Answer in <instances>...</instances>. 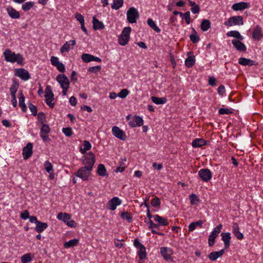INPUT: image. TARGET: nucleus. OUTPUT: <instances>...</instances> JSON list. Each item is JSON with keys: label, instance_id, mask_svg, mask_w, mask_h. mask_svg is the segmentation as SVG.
Masks as SVG:
<instances>
[{"label": "nucleus", "instance_id": "nucleus-1", "mask_svg": "<svg viewBox=\"0 0 263 263\" xmlns=\"http://www.w3.org/2000/svg\"><path fill=\"white\" fill-rule=\"evenodd\" d=\"M5 60L12 63H16L18 65L23 66L24 64V58L20 53H15L9 49H6L3 53Z\"/></svg>", "mask_w": 263, "mask_h": 263}, {"label": "nucleus", "instance_id": "nucleus-2", "mask_svg": "<svg viewBox=\"0 0 263 263\" xmlns=\"http://www.w3.org/2000/svg\"><path fill=\"white\" fill-rule=\"evenodd\" d=\"M131 28L126 27L124 28L121 34L118 37V43L121 46H125L128 44L130 39Z\"/></svg>", "mask_w": 263, "mask_h": 263}, {"label": "nucleus", "instance_id": "nucleus-3", "mask_svg": "<svg viewBox=\"0 0 263 263\" xmlns=\"http://www.w3.org/2000/svg\"><path fill=\"white\" fill-rule=\"evenodd\" d=\"M91 171L90 168L82 166L74 173V175L79 177L83 181H87L91 175Z\"/></svg>", "mask_w": 263, "mask_h": 263}, {"label": "nucleus", "instance_id": "nucleus-4", "mask_svg": "<svg viewBox=\"0 0 263 263\" xmlns=\"http://www.w3.org/2000/svg\"><path fill=\"white\" fill-rule=\"evenodd\" d=\"M139 17L138 11L133 7L129 8L127 11V19L128 22L132 24L135 23Z\"/></svg>", "mask_w": 263, "mask_h": 263}, {"label": "nucleus", "instance_id": "nucleus-5", "mask_svg": "<svg viewBox=\"0 0 263 263\" xmlns=\"http://www.w3.org/2000/svg\"><path fill=\"white\" fill-rule=\"evenodd\" d=\"M45 102L51 108L54 107V104L52 102L54 100V94L52 92L50 86H47L45 88Z\"/></svg>", "mask_w": 263, "mask_h": 263}, {"label": "nucleus", "instance_id": "nucleus-6", "mask_svg": "<svg viewBox=\"0 0 263 263\" xmlns=\"http://www.w3.org/2000/svg\"><path fill=\"white\" fill-rule=\"evenodd\" d=\"M83 163L85 165L84 167L92 170V167L95 163L96 158L95 155L92 152H89L85 156Z\"/></svg>", "mask_w": 263, "mask_h": 263}, {"label": "nucleus", "instance_id": "nucleus-7", "mask_svg": "<svg viewBox=\"0 0 263 263\" xmlns=\"http://www.w3.org/2000/svg\"><path fill=\"white\" fill-rule=\"evenodd\" d=\"M224 24L229 27L234 25H242L243 24V18L241 16H234L230 17Z\"/></svg>", "mask_w": 263, "mask_h": 263}, {"label": "nucleus", "instance_id": "nucleus-8", "mask_svg": "<svg viewBox=\"0 0 263 263\" xmlns=\"http://www.w3.org/2000/svg\"><path fill=\"white\" fill-rule=\"evenodd\" d=\"M222 228V225L221 224L218 225L210 235L208 239V243L210 247H212L214 245L215 240L221 232Z\"/></svg>", "mask_w": 263, "mask_h": 263}, {"label": "nucleus", "instance_id": "nucleus-9", "mask_svg": "<svg viewBox=\"0 0 263 263\" xmlns=\"http://www.w3.org/2000/svg\"><path fill=\"white\" fill-rule=\"evenodd\" d=\"M198 175L204 182H209L212 177V173L208 168H202L198 172Z\"/></svg>", "mask_w": 263, "mask_h": 263}, {"label": "nucleus", "instance_id": "nucleus-10", "mask_svg": "<svg viewBox=\"0 0 263 263\" xmlns=\"http://www.w3.org/2000/svg\"><path fill=\"white\" fill-rule=\"evenodd\" d=\"M161 256L167 261H172L173 260L172 255L173 254L172 249L168 247H162L160 249Z\"/></svg>", "mask_w": 263, "mask_h": 263}, {"label": "nucleus", "instance_id": "nucleus-11", "mask_svg": "<svg viewBox=\"0 0 263 263\" xmlns=\"http://www.w3.org/2000/svg\"><path fill=\"white\" fill-rule=\"evenodd\" d=\"M50 132V128L49 125L46 124H43L41 128L40 135L44 142H49L50 141L48 135Z\"/></svg>", "mask_w": 263, "mask_h": 263}, {"label": "nucleus", "instance_id": "nucleus-12", "mask_svg": "<svg viewBox=\"0 0 263 263\" xmlns=\"http://www.w3.org/2000/svg\"><path fill=\"white\" fill-rule=\"evenodd\" d=\"M14 74L15 76L20 78L24 81L28 80L30 78L29 72L22 68L15 69L14 70Z\"/></svg>", "mask_w": 263, "mask_h": 263}, {"label": "nucleus", "instance_id": "nucleus-13", "mask_svg": "<svg viewBox=\"0 0 263 263\" xmlns=\"http://www.w3.org/2000/svg\"><path fill=\"white\" fill-rule=\"evenodd\" d=\"M57 81L60 83L61 88L69 87L70 81L64 74H60L57 76Z\"/></svg>", "mask_w": 263, "mask_h": 263}, {"label": "nucleus", "instance_id": "nucleus-14", "mask_svg": "<svg viewBox=\"0 0 263 263\" xmlns=\"http://www.w3.org/2000/svg\"><path fill=\"white\" fill-rule=\"evenodd\" d=\"M112 134L118 139L124 141L126 139V136L124 132L119 127L114 126L112 128Z\"/></svg>", "mask_w": 263, "mask_h": 263}, {"label": "nucleus", "instance_id": "nucleus-15", "mask_svg": "<svg viewBox=\"0 0 263 263\" xmlns=\"http://www.w3.org/2000/svg\"><path fill=\"white\" fill-rule=\"evenodd\" d=\"M128 124L132 127H139L143 124V120L141 117L135 115L129 121Z\"/></svg>", "mask_w": 263, "mask_h": 263}, {"label": "nucleus", "instance_id": "nucleus-16", "mask_svg": "<svg viewBox=\"0 0 263 263\" xmlns=\"http://www.w3.org/2000/svg\"><path fill=\"white\" fill-rule=\"evenodd\" d=\"M121 203V200L118 197H115L109 200L107 206L109 209L114 211L116 209L117 206L120 205Z\"/></svg>", "mask_w": 263, "mask_h": 263}, {"label": "nucleus", "instance_id": "nucleus-17", "mask_svg": "<svg viewBox=\"0 0 263 263\" xmlns=\"http://www.w3.org/2000/svg\"><path fill=\"white\" fill-rule=\"evenodd\" d=\"M32 148L33 145L31 143H28L26 146L23 148V158L25 160L28 159L30 158L32 154Z\"/></svg>", "mask_w": 263, "mask_h": 263}, {"label": "nucleus", "instance_id": "nucleus-18", "mask_svg": "<svg viewBox=\"0 0 263 263\" xmlns=\"http://www.w3.org/2000/svg\"><path fill=\"white\" fill-rule=\"evenodd\" d=\"M250 6L249 3L247 2H240L235 3L232 5V8L234 11L243 10L244 9L249 8Z\"/></svg>", "mask_w": 263, "mask_h": 263}, {"label": "nucleus", "instance_id": "nucleus-19", "mask_svg": "<svg viewBox=\"0 0 263 263\" xmlns=\"http://www.w3.org/2000/svg\"><path fill=\"white\" fill-rule=\"evenodd\" d=\"M241 40H233L232 43L236 49L239 51H246L247 47L246 45L241 42Z\"/></svg>", "mask_w": 263, "mask_h": 263}, {"label": "nucleus", "instance_id": "nucleus-20", "mask_svg": "<svg viewBox=\"0 0 263 263\" xmlns=\"http://www.w3.org/2000/svg\"><path fill=\"white\" fill-rule=\"evenodd\" d=\"M262 36V29L257 25L253 29L252 32V38L256 41H259Z\"/></svg>", "mask_w": 263, "mask_h": 263}, {"label": "nucleus", "instance_id": "nucleus-21", "mask_svg": "<svg viewBox=\"0 0 263 263\" xmlns=\"http://www.w3.org/2000/svg\"><path fill=\"white\" fill-rule=\"evenodd\" d=\"M222 240L224 242V248L228 249L230 245L231 234L229 232L222 233L221 234Z\"/></svg>", "mask_w": 263, "mask_h": 263}, {"label": "nucleus", "instance_id": "nucleus-22", "mask_svg": "<svg viewBox=\"0 0 263 263\" xmlns=\"http://www.w3.org/2000/svg\"><path fill=\"white\" fill-rule=\"evenodd\" d=\"M224 251L222 249L219 251H213L208 255V258L211 261L216 260L218 257L221 256L224 254Z\"/></svg>", "mask_w": 263, "mask_h": 263}, {"label": "nucleus", "instance_id": "nucleus-23", "mask_svg": "<svg viewBox=\"0 0 263 263\" xmlns=\"http://www.w3.org/2000/svg\"><path fill=\"white\" fill-rule=\"evenodd\" d=\"M153 218L154 220L158 223V224L159 225V227L160 226H166L168 224V222L166 218L162 217L158 215H153Z\"/></svg>", "mask_w": 263, "mask_h": 263}, {"label": "nucleus", "instance_id": "nucleus-24", "mask_svg": "<svg viewBox=\"0 0 263 263\" xmlns=\"http://www.w3.org/2000/svg\"><path fill=\"white\" fill-rule=\"evenodd\" d=\"M18 95V105L21 108L23 112H25L27 110V106L25 104V97L24 96L22 90H20L19 91Z\"/></svg>", "mask_w": 263, "mask_h": 263}, {"label": "nucleus", "instance_id": "nucleus-25", "mask_svg": "<svg viewBox=\"0 0 263 263\" xmlns=\"http://www.w3.org/2000/svg\"><path fill=\"white\" fill-rule=\"evenodd\" d=\"M18 87V80L14 79L12 81V85L10 88V95L11 97H16L15 93Z\"/></svg>", "mask_w": 263, "mask_h": 263}, {"label": "nucleus", "instance_id": "nucleus-26", "mask_svg": "<svg viewBox=\"0 0 263 263\" xmlns=\"http://www.w3.org/2000/svg\"><path fill=\"white\" fill-rule=\"evenodd\" d=\"M7 11L9 14V15L12 18H18L20 17V14L19 12L16 11L12 7H8L7 8Z\"/></svg>", "mask_w": 263, "mask_h": 263}, {"label": "nucleus", "instance_id": "nucleus-27", "mask_svg": "<svg viewBox=\"0 0 263 263\" xmlns=\"http://www.w3.org/2000/svg\"><path fill=\"white\" fill-rule=\"evenodd\" d=\"M93 27L95 30L103 29L104 25L102 22L99 21L96 17H93L92 19Z\"/></svg>", "mask_w": 263, "mask_h": 263}, {"label": "nucleus", "instance_id": "nucleus-28", "mask_svg": "<svg viewBox=\"0 0 263 263\" xmlns=\"http://www.w3.org/2000/svg\"><path fill=\"white\" fill-rule=\"evenodd\" d=\"M238 63L239 64L243 66H252L255 65L254 61L245 58H240L238 59Z\"/></svg>", "mask_w": 263, "mask_h": 263}, {"label": "nucleus", "instance_id": "nucleus-29", "mask_svg": "<svg viewBox=\"0 0 263 263\" xmlns=\"http://www.w3.org/2000/svg\"><path fill=\"white\" fill-rule=\"evenodd\" d=\"M205 144L206 141L203 139L197 138L193 141L192 145L193 147H200Z\"/></svg>", "mask_w": 263, "mask_h": 263}, {"label": "nucleus", "instance_id": "nucleus-30", "mask_svg": "<svg viewBox=\"0 0 263 263\" xmlns=\"http://www.w3.org/2000/svg\"><path fill=\"white\" fill-rule=\"evenodd\" d=\"M228 36L234 37L239 40H243V37L240 34L239 31L236 30H232L229 31L227 33Z\"/></svg>", "mask_w": 263, "mask_h": 263}, {"label": "nucleus", "instance_id": "nucleus-31", "mask_svg": "<svg viewBox=\"0 0 263 263\" xmlns=\"http://www.w3.org/2000/svg\"><path fill=\"white\" fill-rule=\"evenodd\" d=\"M57 218L59 220L63 221L67 223L68 220H70V215L67 213H59L57 215Z\"/></svg>", "mask_w": 263, "mask_h": 263}, {"label": "nucleus", "instance_id": "nucleus-32", "mask_svg": "<svg viewBox=\"0 0 263 263\" xmlns=\"http://www.w3.org/2000/svg\"><path fill=\"white\" fill-rule=\"evenodd\" d=\"M203 223V220H198L196 222H193L191 223L189 226V231H193L195 229V228L198 226L201 228L202 227Z\"/></svg>", "mask_w": 263, "mask_h": 263}, {"label": "nucleus", "instance_id": "nucleus-33", "mask_svg": "<svg viewBox=\"0 0 263 263\" xmlns=\"http://www.w3.org/2000/svg\"><path fill=\"white\" fill-rule=\"evenodd\" d=\"M147 223L149 224L148 228L151 230L153 234L157 233L156 230H159V225L153 222L151 219H148Z\"/></svg>", "mask_w": 263, "mask_h": 263}, {"label": "nucleus", "instance_id": "nucleus-34", "mask_svg": "<svg viewBox=\"0 0 263 263\" xmlns=\"http://www.w3.org/2000/svg\"><path fill=\"white\" fill-rule=\"evenodd\" d=\"M48 227L47 223L39 221L36 226L35 230L38 233L43 232Z\"/></svg>", "mask_w": 263, "mask_h": 263}, {"label": "nucleus", "instance_id": "nucleus-35", "mask_svg": "<svg viewBox=\"0 0 263 263\" xmlns=\"http://www.w3.org/2000/svg\"><path fill=\"white\" fill-rule=\"evenodd\" d=\"M211 27V22L209 20L204 19L202 20L200 25L201 29L203 31H206Z\"/></svg>", "mask_w": 263, "mask_h": 263}, {"label": "nucleus", "instance_id": "nucleus-36", "mask_svg": "<svg viewBox=\"0 0 263 263\" xmlns=\"http://www.w3.org/2000/svg\"><path fill=\"white\" fill-rule=\"evenodd\" d=\"M138 254L140 260H143L146 258V249L144 246H141L139 248L137 249Z\"/></svg>", "mask_w": 263, "mask_h": 263}, {"label": "nucleus", "instance_id": "nucleus-37", "mask_svg": "<svg viewBox=\"0 0 263 263\" xmlns=\"http://www.w3.org/2000/svg\"><path fill=\"white\" fill-rule=\"evenodd\" d=\"M79 240L77 239H71L68 241L65 242L64 243V247L65 248H69L70 247L77 246L78 245Z\"/></svg>", "mask_w": 263, "mask_h": 263}, {"label": "nucleus", "instance_id": "nucleus-38", "mask_svg": "<svg viewBox=\"0 0 263 263\" xmlns=\"http://www.w3.org/2000/svg\"><path fill=\"white\" fill-rule=\"evenodd\" d=\"M151 99L153 102L156 104H164L167 101V99L165 98H158L155 96H152Z\"/></svg>", "mask_w": 263, "mask_h": 263}, {"label": "nucleus", "instance_id": "nucleus-39", "mask_svg": "<svg viewBox=\"0 0 263 263\" xmlns=\"http://www.w3.org/2000/svg\"><path fill=\"white\" fill-rule=\"evenodd\" d=\"M147 23L148 26L150 27H151L154 30H155L156 32L159 33L161 31L160 29H159V28L157 26L156 24L152 18H148Z\"/></svg>", "mask_w": 263, "mask_h": 263}, {"label": "nucleus", "instance_id": "nucleus-40", "mask_svg": "<svg viewBox=\"0 0 263 263\" xmlns=\"http://www.w3.org/2000/svg\"><path fill=\"white\" fill-rule=\"evenodd\" d=\"M121 217L124 220H126L128 222L130 223L133 221V216L130 213L123 212L121 214Z\"/></svg>", "mask_w": 263, "mask_h": 263}, {"label": "nucleus", "instance_id": "nucleus-41", "mask_svg": "<svg viewBox=\"0 0 263 263\" xmlns=\"http://www.w3.org/2000/svg\"><path fill=\"white\" fill-rule=\"evenodd\" d=\"M195 63V59L194 56H189L185 61V65L188 67H192Z\"/></svg>", "mask_w": 263, "mask_h": 263}, {"label": "nucleus", "instance_id": "nucleus-42", "mask_svg": "<svg viewBox=\"0 0 263 263\" xmlns=\"http://www.w3.org/2000/svg\"><path fill=\"white\" fill-rule=\"evenodd\" d=\"M33 256L30 253L25 254L21 257L22 263H28L32 260Z\"/></svg>", "mask_w": 263, "mask_h": 263}, {"label": "nucleus", "instance_id": "nucleus-43", "mask_svg": "<svg viewBox=\"0 0 263 263\" xmlns=\"http://www.w3.org/2000/svg\"><path fill=\"white\" fill-rule=\"evenodd\" d=\"M35 3L33 2H27L23 4L22 8L25 12L30 10L34 6Z\"/></svg>", "mask_w": 263, "mask_h": 263}, {"label": "nucleus", "instance_id": "nucleus-44", "mask_svg": "<svg viewBox=\"0 0 263 263\" xmlns=\"http://www.w3.org/2000/svg\"><path fill=\"white\" fill-rule=\"evenodd\" d=\"M98 174L102 177H104L106 174V170L105 166L102 164H100L98 166L97 168Z\"/></svg>", "mask_w": 263, "mask_h": 263}, {"label": "nucleus", "instance_id": "nucleus-45", "mask_svg": "<svg viewBox=\"0 0 263 263\" xmlns=\"http://www.w3.org/2000/svg\"><path fill=\"white\" fill-rule=\"evenodd\" d=\"M91 145L90 142L87 140H85L83 143V148H81L80 152L82 154H84L87 151L91 148Z\"/></svg>", "mask_w": 263, "mask_h": 263}, {"label": "nucleus", "instance_id": "nucleus-46", "mask_svg": "<svg viewBox=\"0 0 263 263\" xmlns=\"http://www.w3.org/2000/svg\"><path fill=\"white\" fill-rule=\"evenodd\" d=\"M123 4V0H114L113 4L111 5V8L115 10H118Z\"/></svg>", "mask_w": 263, "mask_h": 263}, {"label": "nucleus", "instance_id": "nucleus-47", "mask_svg": "<svg viewBox=\"0 0 263 263\" xmlns=\"http://www.w3.org/2000/svg\"><path fill=\"white\" fill-rule=\"evenodd\" d=\"M93 55L88 53H83L81 56L82 60L84 62H90L92 61Z\"/></svg>", "mask_w": 263, "mask_h": 263}, {"label": "nucleus", "instance_id": "nucleus-48", "mask_svg": "<svg viewBox=\"0 0 263 263\" xmlns=\"http://www.w3.org/2000/svg\"><path fill=\"white\" fill-rule=\"evenodd\" d=\"M193 31L194 32V34H191L190 35V39L191 41L193 43L195 44V43H198L199 42L200 39H199V36L197 35V32H196L195 29H193Z\"/></svg>", "mask_w": 263, "mask_h": 263}, {"label": "nucleus", "instance_id": "nucleus-49", "mask_svg": "<svg viewBox=\"0 0 263 263\" xmlns=\"http://www.w3.org/2000/svg\"><path fill=\"white\" fill-rule=\"evenodd\" d=\"M44 166L46 171L48 173H50L53 170L52 165L49 161L47 160L45 162Z\"/></svg>", "mask_w": 263, "mask_h": 263}, {"label": "nucleus", "instance_id": "nucleus-50", "mask_svg": "<svg viewBox=\"0 0 263 263\" xmlns=\"http://www.w3.org/2000/svg\"><path fill=\"white\" fill-rule=\"evenodd\" d=\"M70 48V44L66 42L63 46L61 48L60 51L61 53H64L65 52H68Z\"/></svg>", "mask_w": 263, "mask_h": 263}, {"label": "nucleus", "instance_id": "nucleus-51", "mask_svg": "<svg viewBox=\"0 0 263 263\" xmlns=\"http://www.w3.org/2000/svg\"><path fill=\"white\" fill-rule=\"evenodd\" d=\"M190 199L191 200V203L192 205L196 204V202L199 201V198L194 194H192L190 195Z\"/></svg>", "mask_w": 263, "mask_h": 263}, {"label": "nucleus", "instance_id": "nucleus-52", "mask_svg": "<svg viewBox=\"0 0 263 263\" xmlns=\"http://www.w3.org/2000/svg\"><path fill=\"white\" fill-rule=\"evenodd\" d=\"M129 91L126 89H122L118 94V96L121 98H125L128 95Z\"/></svg>", "mask_w": 263, "mask_h": 263}, {"label": "nucleus", "instance_id": "nucleus-53", "mask_svg": "<svg viewBox=\"0 0 263 263\" xmlns=\"http://www.w3.org/2000/svg\"><path fill=\"white\" fill-rule=\"evenodd\" d=\"M151 204L154 207H157L160 205V200L159 198L155 197L151 201Z\"/></svg>", "mask_w": 263, "mask_h": 263}, {"label": "nucleus", "instance_id": "nucleus-54", "mask_svg": "<svg viewBox=\"0 0 263 263\" xmlns=\"http://www.w3.org/2000/svg\"><path fill=\"white\" fill-rule=\"evenodd\" d=\"M62 132L67 137H70L73 134L72 129L70 127L63 128Z\"/></svg>", "mask_w": 263, "mask_h": 263}, {"label": "nucleus", "instance_id": "nucleus-55", "mask_svg": "<svg viewBox=\"0 0 263 263\" xmlns=\"http://www.w3.org/2000/svg\"><path fill=\"white\" fill-rule=\"evenodd\" d=\"M28 107L32 112V114L34 116H36L37 112L36 107L32 104L30 103L28 104Z\"/></svg>", "mask_w": 263, "mask_h": 263}, {"label": "nucleus", "instance_id": "nucleus-56", "mask_svg": "<svg viewBox=\"0 0 263 263\" xmlns=\"http://www.w3.org/2000/svg\"><path fill=\"white\" fill-rule=\"evenodd\" d=\"M232 112L229 108H221L218 110V113L220 115H228Z\"/></svg>", "mask_w": 263, "mask_h": 263}, {"label": "nucleus", "instance_id": "nucleus-57", "mask_svg": "<svg viewBox=\"0 0 263 263\" xmlns=\"http://www.w3.org/2000/svg\"><path fill=\"white\" fill-rule=\"evenodd\" d=\"M101 67L100 66H93L89 68L88 71L93 73H97V72L101 70Z\"/></svg>", "mask_w": 263, "mask_h": 263}, {"label": "nucleus", "instance_id": "nucleus-58", "mask_svg": "<svg viewBox=\"0 0 263 263\" xmlns=\"http://www.w3.org/2000/svg\"><path fill=\"white\" fill-rule=\"evenodd\" d=\"M114 243L115 246L119 249L122 248L124 245L123 240L115 239Z\"/></svg>", "mask_w": 263, "mask_h": 263}, {"label": "nucleus", "instance_id": "nucleus-59", "mask_svg": "<svg viewBox=\"0 0 263 263\" xmlns=\"http://www.w3.org/2000/svg\"><path fill=\"white\" fill-rule=\"evenodd\" d=\"M185 22L187 24H190L191 23V17H190V11H186L184 13V15L183 16Z\"/></svg>", "mask_w": 263, "mask_h": 263}, {"label": "nucleus", "instance_id": "nucleus-60", "mask_svg": "<svg viewBox=\"0 0 263 263\" xmlns=\"http://www.w3.org/2000/svg\"><path fill=\"white\" fill-rule=\"evenodd\" d=\"M58 70L61 72H64L65 71V68L64 65L61 63L59 62L58 65L55 66Z\"/></svg>", "mask_w": 263, "mask_h": 263}, {"label": "nucleus", "instance_id": "nucleus-61", "mask_svg": "<svg viewBox=\"0 0 263 263\" xmlns=\"http://www.w3.org/2000/svg\"><path fill=\"white\" fill-rule=\"evenodd\" d=\"M30 217L29 213L27 210H25L21 214V217L23 219L26 220Z\"/></svg>", "mask_w": 263, "mask_h": 263}, {"label": "nucleus", "instance_id": "nucleus-62", "mask_svg": "<svg viewBox=\"0 0 263 263\" xmlns=\"http://www.w3.org/2000/svg\"><path fill=\"white\" fill-rule=\"evenodd\" d=\"M51 63L52 65L56 66L60 62L59 59L54 56H52L50 59Z\"/></svg>", "mask_w": 263, "mask_h": 263}, {"label": "nucleus", "instance_id": "nucleus-63", "mask_svg": "<svg viewBox=\"0 0 263 263\" xmlns=\"http://www.w3.org/2000/svg\"><path fill=\"white\" fill-rule=\"evenodd\" d=\"M76 18L80 24H83L84 23V17L78 13L76 14Z\"/></svg>", "mask_w": 263, "mask_h": 263}, {"label": "nucleus", "instance_id": "nucleus-64", "mask_svg": "<svg viewBox=\"0 0 263 263\" xmlns=\"http://www.w3.org/2000/svg\"><path fill=\"white\" fill-rule=\"evenodd\" d=\"M235 237L239 240H242L243 238V235L239 231H237L233 233Z\"/></svg>", "mask_w": 263, "mask_h": 263}]
</instances>
